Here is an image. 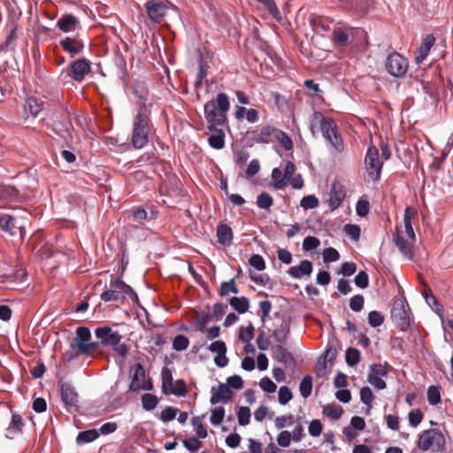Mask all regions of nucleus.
I'll list each match as a JSON object with an SVG mask.
<instances>
[{
    "mask_svg": "<svg viewBox=\"0 0 453 453\" xmlns=\"http://www.w3.org/2000/svg\"><path fill=\"white\" fill-rule=\"evenodd\" d=\"M119 290L112 288V287L110 284L109 288L101 294L100 298L104 302L122 300L121 295L119 294Z\"/></svg>",
    "mask_w": 453,
    "mask_h": 453,
    "instance_id": "49530a36",
    "label": "nucleus"
},
{
    "mask_svg": "<svg viewBox=\"0 0 453 453\" xmlns=\"http://www.w3.org/2000/svg\"><path fill=\"white\" fill-rule=\"evenodd\" d=\"M310 23L313 29L317 32H326L329 30V25L320 16H311Z\"/></svg>",
    "mask_w": 453,
    "mask_h": 453,
    "instance_id": "37998d69",
    "label": "nucleus"
},
{
    "mask_svg": "<svg viewBox=\"0 0 453 453\" xmlns=\"http://www.w3.org/2000/svg\"><path fill=\"white\" fill-rule=\"evenodd\" d=\"M371 374L368 376L385 377L388 374V368L386 365L372 364L370 365Z\"/></svg>",
    "mask_w": 453,
    "mask_h": 453,
    "instance_id": "69168bd1",
    "label": "nucleus"
},
{
    "mask_svg": "<svg viewBox=\"0 0 453 453\" xmlns=\"http://www.w3.org/2000/svg\"><path fill=\"white\" fill-rule=\"evenodd\" d=\"M332 41L337 46H346L349 44V34L342 28H334L332 33Z\"/></svg>",
    "mask_w": 453,
    "mask_h": 453,
    "instance_id": "7c9ffc66",
    "label": "nucleus"
},
{
    "mask_svg": "<svg viewBox=\"0 0 453 453\" xmlns=\"http://www.w3.org/2000/svg\"><path fill=\"white\" fill-rule=\"evenodd\" d=\"M111 286L112 287V288H115L119 291V294L121 295L122 299L124 298L125 295H127L134 303H138L139 298L137 294L129 285L125 283L120 279L118 278L111 280Z\"/></svg>",
    "mask_w": 453,
    "mask_h": 453,
    "instance_id": "4be33fe9",
    "label": "nucleus"
},
{
    "mask_svg": "<svg viewBox=\"0 0 453 453\" xmlns=\"http://www.w3.org/2000/svg\"><path fill=\"white\" fill-rule=\"evenodd\" d=\"M319 203V199L314 195H309L302 198L300 202V206L305 210L314 209L318 207Z\"/></svg>",
    "mask_w": 453,
    "mask_h": 453,
    "instance_id": "bf43d9fd",
    "label": "nucleus"
},
{
    "mask_svg": "<svg viewBox=\"0 0 453 453\" xmlns=\"http://www.w3.org/2000/svg\"><path fill=\"white\" fill-rule=\"evenodd\" d=\"M445 445V438L442 433L437 429H428L424 431L418 438V447L422 450L431 449L438 452Z\"/></svg>",
    "mask_w": 453,
    "mask_h": 453,
    "instance_id": "423d86ee",
    "label": "nucleus"
},
{
    "mask_svg": "<svg viewBox=\"0 0 453 453\" xmlns=\"http://www.w3.org/2000/svg\"><path fill=\"white\" fill-rule=\"evenodd\" d=\"M274 138L277 139L282 148L286 150H290L293 149L292 140L284 131L277 129Z\"/></svg>",
    "mask_w": 453,
    "mask_h": 453,
    "instance_id": "79ce46f5",
    "label": "nucleus"
},
{
    "mask_svg": "<svg viewBox=\"0 0 453 453\" xmlns=\"http://www.w3.org/2000/svg\"><path fill=\"white\" fill-rule=\"evenodd\" d=\"M411 240L409 238L405 239L400 234H397L395 236V245L398 248L399 251L402 252V253L407 254V253L411 252V248H410L411 244L409 242Z\"/></svg>",
    "mask_w": 453,
    "mask_h": 453,
    "instance_id": "8fccbe9b",
    "label": "nucleus"
},
{
    "mask_svg": "<svg viewBox=\"0 0 453 453\" xmlns=\"http://www.w3.org/2000/svg\"><path fill=\"white\" fill-rule=\"evenodd\" d=\"M309 128L313 136H316L319 130L321 132L323 138L330 146L331 151L340 154L344 150L343 139L332 118L316 111L310 116Z\"/></svg>",
    "mask_w": 453,
    "mask_h": 453,
    "instance_id": "f03ea898",
    "label": "nucleus"
},
{
    "mask_svg": "<svg viewBox=\"0 0 453 453\" xmlns=\"http://www.w3.org/2000/svg\"><path fill=\"white\" fill-rule=\"evenodd\" d=\"M391 319L402 331H407L411 328L413 318L409 304L404 298L394 302L391 309Z\"/></svg>",
    "mask_w": 453,
    "mask_h": 453,
    "instance_id": "39448f33",
    "label": "nucleus"
},
{
    "mask_svg": "<svg viewBox=\"0 0 453 453\" xmlns=\"http://www.w3.org/2000/svg\"><path fill=\"white\" fill-rule=\"evenodd\" d=\"M426 396L430 405H437L441 403L440 388L434 385L429 386Z\"/></svg>",
    "mask_w": 453,
    "mask_h": 453,
    "instance_id": "c03bdc74",
    "label": "nucleus"
},
{
    "mask_svg": "<svg viewBox=\"0 0 453 453\" xmlns=\"http://www.w3.org/2000/svg\"><path fill=\"white\" fill-rule=\"evenodd\" d=\"M434 42L433 35H427L422 39L420 46L415 51L414 60L417 65L421 64L426 58Z\"/></svg>",
    "mask_w": 453,
    "mask_h": 453,
    "instance_id": "dca6fc26",
    "label": "nucleus"
},
{
    "mask_svg": "<svg viewBox=\"0 0 453 453\" xmlns=\"http://www.w3.org/2000/svg\"><path fill=\"white\" fill-rule=\"evenodd\" d=\"M337 350L334 347L330 346L328 347L324 354L323 361L321 362L319 360L317 364V373L319 376L322 375V371L326 369L327 364L330 365V366L334 364V361L336 358Z\"/></svg>",
    "mask_w": 453,
    "mask_h": 453,
    "instance_id": "393cba45",
    "label": "nucleus"
},
{
    "mask_svg": "<svg viewBox=\"0 0 453 453\" xmlns=\"http://www.w3.org/2000/svg\"><path fill=\"white\" fill-rule=\"evenodd\" d=\"M272 179L273 180V182L272 183V186L273 187V188H275L277 190L283 189L288 184V182L280 168L273 169Z\"/></svg>",
    "mask_w": 453,
    "mask_h": 453,
    "instance_id": "2f4dec72",
    "label": "nucleus"
},
{
    "mask_svg": "<svg viewBox=\"0 0 453 453\" xmlns=\"http://www.w3.org/2000/svg\"><path fill=\"white\" fill-rule=\"evenodd\" d=\"M345 360L349 366L357 365L360 361V351L355 348L347 349Z\"/></svg>",
    "mask_w": 453,
    "mask_h": 453,
    "instance_id": "a18cd8bd",
    "label": "nucleus"
},
{
    "mask_svg": "<svg viewBox=\"0 0 453 453\" xmlns=\"http://www.w3.org/2000/svg\"><path fill=\"white\" fill-rule=\"evenodd\" d=\"M129 379L130 392L151 391L154 388L152 380L150 377L146 378L145 369L141 363H136L130 367Z\"/></svg>",
    "mask_w": 453,
    "mask_h": 453,
    "instance_id": "20e7f679",
    "label": "nucleus"
},
{
    "mask_svg": "<svg viewBox=\"0 0 453 453\" xmlns=\"http://www.w3.org/2000/svg\"><path fill=\"white\" fill-rule=\"evenodd\" d=\"M403 225L407 238H409L411 241H413L415 238V233L411 225V215L410 207H407L404 211Z\"/></svg>",
    "mask_w": 453,
    "mask_h": 453,
    "instance_id": "58836bf2",
    "label": "nucleus"
},
{
    "mask_svg": "<svg viewBox=\"0 0 453 453\" xmlns=\"http://www.w3.org/2000/svg\"><path fill=\"white\" fill-rule=\"evenodd\" d=\"M90 72L91 62L86 58H80L71 62L68 66L61 72L59 77L63 80L69 77L77 82H81Z\"/></svg>",
    "mask_w": 453,
    "mask_h": 453,
    "instance_id": "0eeeda50",
    "label": "nucleus"
},
{
    "mask_svg": "<svg viewBox=\"0 0 453 453\" xmlns=\"http://www.w3.org/2000/svg\"><path fill=\"white\" fill-rule=\"evenodd\" d=\"M152 131H154V125L150 105L142 104L133 118L130 144L136 150L144 148L150 142Z\"/></svg>",
    "mask_w": 453,
    "mask_h": 453,
    "instance_id": "7ed1b4c3",
    "label": "nucleus"
},
{
    "mask_svg": "<svg viewBox=\"0 0 453 453\" xmlns=\"http://www.w3.org/2000/svg\"><path fill=\"white\" fill-rule=\"evenodd\" d=\"M319 240L315 236H307L303 242V249L306 252H311L319 245Z\"/></svg>",
    "mask_w": 453,
    "mask_h": 453,
    "instance_id": "0e129e2a",
    "label": "nucleus"
},
{
    "mask_svg": "<svg viewBox=\"0 0 453 453\" xmlns=\"http://www.w3.org/2000/svg\"><path fill=\"white\" fill-rule=\"evenodd\" d=\"M323 413L328 418L337 420L342 417L343 409L339 405L327 404L324 406Z\"/></svg>",
    "mask_w": 453,
    "mask_h": 453,
    "instance_id": "ea45409f",
    "label": "nucleus"
},
{
    "mask_svg": "<svg viewBox=\"0 0 453 453\" xmlns=\"http://www.w3.org/2000/svg\"><path fill=\"white\" fill-rule=\"evenodd\" d=\"M360 400L368 407L366 413H369L372 409V403L374 400V395L369 387H363L360 389Z\"/></svg>",
    "mask_w": 453,
    "mask_h": 453,
    "instance_id": "a19ab883",
    "label": "nucleus"
},
{
    "mask_svg": "<svg viewBox=\"0 0 453 453\" xmlns=\"http://www.w3.org/2000/svg\"><path fill=\"white\" fill-rule=\"evenodd\" d=\"M300 394L303 398H307L311 395L312 392V377L311 375H305L299 385Z\"/></svg>",
    "mask_w": 453,
    "mask_h": 453,
    "instance_id": "f704fd0d",
    "label": "nucleus"
},
{
    "mask_svg": "<svg viewBox=\"0 0 453 453\" xmlns=\"http://www.w3.org/2000/svg\"><path fill=\"white\" fill-rule=\"evenodd\" d=\"M133 93L139 99L137 102V108L140 107L142 104H146L147 97L149 96L148 89L142 83H137L133 87Z\"/></svg>",
    "mask_w": 453,
    "mask_h": 453,
    "instance_id": "72a5a7b5",
    "label": "nucleus"
},
{
    "mask_svg": "<svg viewBox=\"0 0 453 453\" xmlns=\"http://www.w3.org/2000/svg\"><path fill=\"white\" fill-rule=\"evenodd\" d=\"M254 326L250 324L248 326L240 328L239 340L242 342H248L254 338Z\"/></svg>",
    "mask_w": 453,
    "mask_h": 453,
    "instance_id": "13d9d810",
    "label": "nucleus"
},
{
    "mask_svg": "<svg viewBox=\"0 0 453 453\" xmlns=\"http://www.w3.org/2000/svg\"><path fill=\"white\" fill-rule=\"evenodd\" d=\"M145 10L149 18L152 22L159 24L164 17L166 15L168 7L167 5L157 0H149L144 4Z\"/></svg>",
    "mask_w": 453,
    "mask_h": 453,
    "instance_id": "9d476101",
    "label": "nucleus"
},
{
    "mask_svg": "<svg viewBox=\"0 0 453 453\" xmlns=\"http://www.w3.org/2000/svg\"><path fill=\"white\" fill-rule=\"evenodd\" d=\"M239 290L234 284V279H231L229 281H224L220 285V295L222 296H228L230 293L237 294Z\"/></svg>",
    "mask_w": 453,
    "mask_h": 453,
    "instance_id": "5fc2aeb1",
    "label": "nucleus"
},
{
    "mask_svg": "<svg viewBox=\"0 0 453 453\" xmlns=\"http://www.w3.org/2000/svg\"><path fill=\"white\" fill-rule=\"evenodd\" d=\"M384 322L383 315L377 311H372L368 314V323L372 327H378L381 326Z\"/></svg>",
    "mask_w": 453,
    "mask_h": 453,
    "instance_id": "052dcab7",
    "label": "nucleus"
},
{
    "mask_svg": "<svg viewBox=\"0 0 453 453\" xmlns=\"http://www.w3.org/2000/svg\"><path fill=\"white\" fill-rule=\"evenodd\" d=\"M91 338L90 330L85 326H79L76 329V335L71 343V348H78L81 350V344H86Z\"/></svg>",
    "mask_w": 453,
    "mask_h": 453,
    "instance_id": "a878e982",
    "label": "nucleus"
},
{
    "mask_svg": "<svg viewBox=\"0 0 453 453\" xmlns=\"http://www.w3.org/2000/svg\"><path fill=\"white\" fill-rule=\"evenodd\" d=\"M312 273V264L308 260H303L298 265L291 266L288 273L294 279H301L310 276Z\"/></svg>",
    "mask_w": 453,
    "mask_h": 453,
    "instance_id": "412c9836",
    "label": "nucleus"
},
{
    "mask_svg": "<svg viewBox=\"0 0 453 453\" xmlns=\"http://www.w3.org/2000/svg\"><path fill=\"white\" fill-rule=\"evenodd\" d=\"M345 9L357 13H365L371 8L372 0H341Z\"/></svg>",
    "mask_w": 453,
    "mask_h": 453,
    "instance_id": "aec40b11",
    "label": "nucleus"
},
{
    "mask_svg": "<svg viewBox=\"0 0 453 453\" xmlns=\"http://www.w3.org/2000/svg\"><path fill=\"white\" fill-rule=\"evenodd\" d=\"M277 128L271 126H265L259 131L252 133V138L257 143L268 144L273 142Z\"/></svg>",
    "mask_w": 453,
    "mask_h": 453,
    "instance_id": "a211bd4d",
    "label": "nucleus"
},
{
    "mask_svg": "<svg viewBox=\"0 0 453 453\" xmlns=\"http://www.w3.org/2000/svg\"><path fill=\"white\" fill-rule=\"evenodd\" d=\"M24 199V196L12 186H0V200L4 202H21Z\"/></svg>",
    "mask_w": 453,
    "mask_h": 453,
    "instance_id": "5701e85b",
    "label": "nucleus"
},
{
    "mask_svg": "<svg viewBox=\"0 0 453 453\" xmlns=\"http://www.w3.org/2000/svg\"><path fill=\"white\" fill-rule=\"evenodd\" d=\"M211 396L210 399V403L214 405L219 402L224 403H228L232 396L233 392L231 389L224 383L219 382L218 388L212 387L211 389Z\"/></svg>",
    "mask_w": 453,
    "mask_h": 453,
    "instance_id": "ddd939ff",
    "label": "nucleus"
},
{
    "mask_svg": "<svg viewBox=\"0 0 453 453\" xmlns=\"http://www.w3.org/2000/svg\"><path fill=\"white\" fill-rule=\"evenodd\" d=\"M230 109L229 97L220 92L215 99L206 102L203 105L207 129L211 134L208 138L209 145L215 150L225 147V132L223 127L227 123V112Z\"/></svg>",
    "mask_w": 453,
    "mask_h": 453,
    "instance_id": "f257e3e1",
    "label": "nucleus"
},
{
    "mask_svg": "<svg viewBox=\"0 0 453 453\" xmlns=\"http://www.w3.org/2000/svg\"><path fill=\"white\" fill-rule=\"evenodd\" d=\"M179 409L173 406H168L165 410H163L159 415V418L162 422L167 423L175 418Z\"/></svg>",
    "mask_w": 453,
    "mask_h": 453,
    "instance_id": "864d4df0",
    "label": "nucleus"
},
{
    "mask_svg": "<svg viewBox=\"0 0 453 453\" xmlns=\"http://www.w3.org/2000/svg\"><path fill=\"white\" fill-rule=\"evenodd\" d=\"M204 416H196L192 418V425L195 426L196 435L200 439H204L208 435L207 429L203 424Z\"/></svg>",
    "mask_w": 453,
    "mask_h": 453,
    "instance_id": "e433bc0d",
    "label": "nucleus"
},
{
    "mask_svg": "<svg viewBox=\"0 0 453 453\" xmlns=\"http://www.w3.org/2000/svg\"><path fill=\"white\" fill-rule=\"evenodd\" d=\"M96 337L101 341V345L111 347L112 343L119 337L118 331H113L110 326H99L95 330Z\"/></svg>",
    "mask_w": 453,
    "mask_h": 453,
    "instance_id": "4468645a",
    "label": "nucleus"
},
{
    "mask_svg": "<svg viewBox=\"0 0 453 453\" xmlns=\"http://www.w3.org/2000/svg\"><path fill=\"white\" fill-rule=\"evenodd\" d=\"M257 2L264 4L270 15L276 20L280 21L282 17L280 10L278 9L274 0H256Z\"/></svg>",
    "mask_w": 453,
    "mask_h": 453,
    "instance_id": "4c0bfd02",
    "label": "nucleus"
},
{
    "mask_svg": "<svg viewBox=\"0 0 453 453\" xmlns=\"http://www.w3.org/2000/svg\"><path fill=\"white\" fill-rule=\"evenodd\" d=\"M237 418L240 426H247L250 419V410L248 407L242 406L237 411Z\"/></svg>",
    "mask_w": 453,
    "mask_h": 453,
    "instance_id": "680f3d73",
    "label": "nucleus"
},
{
    "mask_svg": "<svg viewBox=\"0 0 453 453\" xmlns=\"http://www.w3.org/2000/svg\"><path fill=\"white\" fill-rule=\"evenodd\" d=\"M59 45L71 58L81 53L85 47L84 42L79 36H66L60 40Z\"/></svg>",
    "mask_w": 453,
    "mask_h": 453,
    "instance_id": "9b49d317",
    "label": "nucleus"
},
{
    "mask_svg": "<svg viewBox=\"0 0 453 453\" xmlns=\"http://www.w3.org/2000/svg\"><path fill=\"white\" fill-rule=\"evenodd\" d=\"M99 437V432L96 429H89L80 432L76 437L78 444L89 443Z\"/></svg>",
    "mask_w": 453,
    "mask_h": 453,
    "instance_id": "c85d7f7f",
    "label": "nucleus"
},
{
    "mask_svg": "<svg viewBox=\"0 0 453 453\" xmlns=\"http://www.w3.org/2000/svg\"><path fill=\"white\" fill-rule=\"evenodd\" d=\"M365 165L369 178L374 182L378 181L381 176L383 162L380 159L379 150L373 145L367 149Z\"/></svg>",
    "mask_w": 453,
    "mask_h": 453,
    "instance_id": "6e6552de",
    "label": "nucleus"
},
{
    "mask_svg": "<svg viewBox=\"0 0 453 453\" xmlns=\"http://www.w3.org/2000/svg\"><path fill=\"white\" fill-rule=\"evenodd\" d=\"M345 234L353 241H357L360 237V226L354 224H346L343 227Z\"/></svg>",
    "mask_w": 453,
    "mask_h": 453,
    "instance_id": "3c124183",
    "label": "nucleus"
},
{
    "mask_svg": "<svg viewBox=\"0 0 453 453\" xmlns=\"http://www.w3.org/2000/svg\"><path fill=\"white\" fill-rule=\"evenodd\" d=\"M25 109H28L30 113L36 118L42 110V102L36 97H27L25 104Z\"/></svg>",
    "mask_w": 453,
    "mask_h": 453,
    "instance_id": "c756f323",
    "label": "nucleus"
},
{
    "mask_svg": "<svg viewBox=\"0 0 453 453\" xmlns=\"http://www.w3.org/2000/svg\"><path fill=\"white\" fill-rule=\"evenodd\" d=\"M218 242L223 245H228L233 240V231L230 226L220 224L217 227Z\"/></svg>",
    "mask_w": 453,
    "mask_h": 453,
    "instance_id": "bb28decb",
    "label": "nucleus"
},
{
    "mask_svg": "<svg viewBox=\"0 0 453 453\" xmlns=\"http://www.w3.org/2000/svg\"><path fill=\"white\" fill-rule=\"evenodd\" d=\"M61 399L65 403L66 409L71 411L77 407L78 394L74 390L73 387L69 383H64L60 388Z\"/></svg>",
    "mask_w": 453,
    "mask_h": 453,
    "instance_id": "2eb2a0df",
    "label": "nucleus"
},
{
    "mask_svg": "<svg viewBox=\"0 0 453 453\" xmlns=\"http://www.w3.org/2000/svg\"><path fill=\"white\" fill-rule=\"evenodd\" d=\"M141 401L142 408L148 411L154 410L159 402L157 395L150 393L142 395Z\"/></svg>",
    "mask_w": 453,
    "mask_h": 453,
    "instance_id": "473e14b6",
    "label": "nucleus"
},
{
    "mask_svg": "<svg viewBox=\"0 0 453 453\" xmlns=\"http://www.w3.org/2000/svg\"><path fill=\"white\" fill-rule=\"evenodd\" d=\"M225 417V409L223 407H217L211 411L210 421L213 426L221 424Z\"/></svg>",
    "mask_w": 453,
    "mask_h": 453,
    "instance_id": "4d7b16f0",
    "label": "nucleus"
},
{
    "mask_svg": "<svg viewBox=\"0 0 453 453\" xmlns=\"http://www.w3.org/2000/svg\"><path fill=\"white\" fill-rule=\"evenodd\" d=\"M259 387L267 393H274L277 389L276 384L268 377H264L260 380Z\"/></svg>",
    "mask_w": 453,
    "mask_h": 453,
    "instance_id": "338daca9",
    "label": "nucleus"
},
{
    "mask_svg": "<svg viewBox=\"0 0 453 453\" xmlns=\"http://www.w3.org/2000/svg\"><path fill=\"white\" fill-rule=\"evenodd\" d=\"M292 392L288 387L282 386L280 388L278 392V401L280 404H287L292 399Z\"/></svg>",
    "mask_w": 453,
    "mask_h": 453,
    "instance_id": "e2e57ef3",
    "label": "nucleus"
},
{
    "mask_svg": "<svg viewBox=\"0 0 453 453\" xmlns=\"http://www.w3.org/2000/svg\"><path fill=\"white\" fill-rule=\"evenodd\" d=\"M346 196L344 186L338 181L332 184L329 193L328 205L332 211L339 208Z\"/></svg>",
    "mask_w": 453,
    "mask_h": 453,
    "instance_id": "f8f14e48",
    "label": "nucleus"
},
{
    "mask_svg": "<svg viewBox=\"0 0 453 453\" xmlns=\"http://www.w3.org/2000/svg\"><path fill=\"white\" fill-rule=\"evenodd\" d=\"M21 226L18 225L17 219L11 215L0 213V229L10 235H16Z\"/></svg>",
    "mask_w": 453,
    "mask_h": 453,
    "instance_id": "f3484780",
    "label": "nucleus"
},
{
    "mask_svg": "<svg viewBox=\"0 0 453 453\" xmlns=\"http://www.w3.org/2000/svg\"><path fill=\"white\" fill-rule=\"evenodd\" d=\"M187 393L186 383L182 380H177L172 387L167 389L166 395H174L177 396H185Z\"/></svg>",
    "mask_w": 453,
    "mask_h": 453,
    "instance_id": "c9c22d12",
    "label": "nucleus"
},
{
    "mask_svg": "<svg viewBox=\"0 0 453 453\" xmlns=\"http://www.w3.org/2000/svg\"><path fill=\"white\" fill-rule=\"evenodd\" d=\"M387 72L395 78L403 77L409 68V60L398 52L390 53L385 62Z\"/></svg>",
    "mask_w": 453,
    "mask_h": 453,
    "instance_id": "1a4fd4ad",
    "label": "nucleus"
},
{
    "mask_svg": "<svg viewBox=\"0 0 453 453\" xmlns=\"http://www.w3.org/2000/svg\"><path fill=\"white\" fill-rule=\"evenodd\" d=\"M272 352L273 357L280 363L284 365H290L294 363L292 354L280 344L273 346L272 348Z\"/></svg>",
    "mask_w": 453,
    "mask_h": 453,
    "instance_id": "b1692460",
    "label": "nucleus"
},
{
    "mask_svg": "<svg viewBox=\"0 0 453 453\" xmlns=\"http://www.w3.org/2000/svg\"><path fill=\"white\" fill-rule=\"evenodd\" d=\"M422 418H423V413L419 409L412 410L409 412L408 419H409V424L411 426L415 427L418 425H419L420 422L422 421Z\"/></svg>",
    "mask_w": 453,
    "mask_h": 453,
    "instance_id": "774afa93",
    "label": "nucleus"
},
{
    "mask_svg": "<svg viewBox=\"0 0 453 453\" xmlns=\"http://www.w3.org/2000/svg\"><path fill=\"white\" fill-rule=\"evenodd\" d=\"M189 344V340L187 336L183 334H178L173 338V348L177 351H182L188 349Z\"/></svg>",
    "mask_w": 453,
    "mask_h": 453,
    "instance_id": "09e8293b",
    "label": "nucleus"
},
{
    "mask_svg": "<svg viewBox=\"0 0 453 453\" xmlns=\"http://www.w3.org/2000/svg\"><path fill=\"white\" fill-rule=\"evenodd\" d=\"M162 377V389L164 393H167L169 387H172L173 374L169 368L164 367L161 372Z\"/></svg>",
    "mask_w": 453,
    "mask_h": 453,
    "instance_id": "6e6d98bb",
    "label": "nucleus"
},
{
    "mask_svg": "<svg viewBox=\"0 0 453 453\" xmlns=\"http://www.w3.org/2000/svg\"><path fill=\"white\" fill-rule=\"evenodd\" d=\"M273 203L272 196L266 192H262L257 197V205L260 209H269Z\"/></svg>",
    "mask_w": 453,
    "mask_h": 453,
    "instance_id": "de8ad7c7",
    "label": "nucleus"
},
{
    "mask_svg": "<svg viewBox=\"0 0 453 453\" xmlns=\"http://www.w3.org/2000/svg\"><path fill=\"white\" fill-rule=\"evenodd\" d=\"M200 438L192 436L183 441V446L190 452L198 451L203 443L199 441Z\"/></svg>",
    "mask_w": 453,
    "mask_h": 453,
    "instance_id": "603ef678",
    "label": "nucleus"
},
{
    "mask_svg": "<svg viewBox=\"0 0 453 453\" xmlns=\"http://www.w3.org/2000/svg\"><path fill=\"white\" fill-rule=\"evenodd\" d=\"M79 19L73 14H65L57 22L58 29L64 33L75 31L79 26Z\"/></svg>",
    "mask_w": 453,
    "mask_h": 453,
    "instance_id": "6ab92c4d",
    "label": "nucleus"
},
{
    "mask_svg": "<svg viewBox=\"0 0 453 453\" xmlns=\"http://www.w3.org/2000/svg\"><path fill=\"white\" fill-rule=\"evenodd\" d=\"M229 304L240 314L245 313L250 307L249 299L244 296L232 297L229 300Z\"/></svg>",
    "mask_w": 453,
    "mask_h": 453,
    "instance_id": "cd10ccee",
    "label": "nucleus"
}]
</instances>
